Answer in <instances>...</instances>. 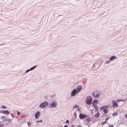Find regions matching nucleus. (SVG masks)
<instances>
[{
  "label": "nucleus",
  "instance_id": "1",
  "mask_svg": "<svg viewBox=\"0 0 127 127\" xmlns=\"http://www.w3.org/2000/svg\"><path fill=\"white\" fill-rule=\"evenodd\" d=\"M92 98L91 96H88L87 97L86 102L88 104L90 105L92 103Z\"/></svg>",
  "mask_w": 127,
  "mask_h": 127
},
{
  "label": "nucleus",
  "instance_id": "2",
  "mask_svg": "<svg viewBox=\"0 0 127 127\" xmlns=\"http://www.w3.org/2000/svg\"><path fill=\"white\" fill-rule=\"evenodd\" d=\"M48 104V103L47 101H44L39 106L41 108H43L45 107Z\"/></svg>",
  "mask_w": 127,
  "mask_h": 127
},
{
  "label": "nucleus",
  "instance_id": "3",
  "mask_svg": "<svg viewBox=\"0 0 127 127\" xmlns=\"http://www.w3.org/2000/svg\"><path fill=\"white\" fill-rule=\"evenodd\" d=\"M88 116L86 115L80 113L79 116V118L80 119H83L87 117Z\"/></svg>",
  "mask_w": 127,
  "mask_h": 127
},
{
  "label": "nucleus",
  "instance_id": "4",
  "mask_svg": "<svg viewBox=\"0 0 127 127\" xmlns=\"http://www.w3.org/2000/svg\"><path fill=\"white\" fill-rule=\"evenodd\" d=\"M77 93V91L75 89H74L71 92V95L72 96H75Z\"/></svg>",
  "mask_w": 127,
  "mask_h": 127
},
{
  "label": "nucleus",
  "instance_id": "5",
  "mask_svg": "<svg viewBox=\"0 0 127 127\" xmlns=\"http://www.w3.org/2000/svg\"><path fill=\"white\" fill-rule=\"evenodd\" d=\"M112 102L113 104V106L114 107L116 108L118 106V105L117 103L116 102L113 100H112Z\"/></svg>",
  "mask_w": 127,
  "mask_h": 127
},
{
  "label": "nucleus",
  "instance_id": "6",
  "mask_svg": "<svg viewBox=\"0 0 127 127\" xmlns=\"http://www.w3.org/2000/svg\"><path fill=\"white\" fill-rule=\"evenodd\" d=\"M82 86L81 85H79L78 86L77 88H76L77 89V93L79 92L82 89Z\"/></svg>",
  "mask_w": 127,
  "mask_h": 127
},
{
  "label": "nucleus",
  "instance_id": "7",
  "mask_svg": "<svg viewBox=\"0 0 127 127\" xmlns=\"http://www.w3.org/2000/svg\"><path fill=\"white\" fill-rule=\"evenodd\" d=\"M52 108L55 107L56 106V102L54 101L52 103L50 104Z\"/></svg>",
  "mask_w": 127,
  "mask_h": 127
},
{
  "label": "nucleus",
  "instance_id": "8",
  "mask_svg": "<svg viewBox=\"0 0 127 127\" xmlns=\"http://www.w3.org/2000/svg\"><path fill=\"white\" fill-rule=\"evenodd\" d=\"M40 112H39L38 111H37L36 113L35 114L34 116L36 119H37L38 118L40 115Z\"/></svg>",
  "mask_w": 127,
  "mask_h": 127
},
{
  "label": "nucleus",
  "instance_id": "9",
  "mask_svg": "<svg viewBox=\"0 0 127 127\" xmlns=\"http://www.w3.org/2000/svg\"><path fill=\"white\" fill-rule=\"evenodd\" d=\"M99 94L100 93L97 94H95V93L94 92H93L92 93V95L93 96H94L95 97H98Z\"/></svg>",
  "mask_w": 127,
  "mask_h": 127
},
{
  "label": "nucleus",
  "instance_id": "10",
  "mask_svg": "<svg viewBox=\"0 0 127 127\" xmlns=\"http://www.w3.org/2000/svg\"><path fill=\"white\" fill-rule=\"evenodd\" d=\"M117 58L116 57L114 56H112L110 58V61H112L113 60L116 59Z\"/></svg>",
  "mask_w": 127,
  "mask_h": 127
},
{
  "label": "nucleus",
  "instance_id": "11",
  "mask_svg": "<svg viewBox=\"0 0 127 127\" xmlns=\"http://www.w3.org/2000/svg\"><path fill=\"white\" fill-rule=\"evenodd\" d=\"M2 113H4L5 114L7 115L9 114V112L8 110H4L3 111Z\"/></svg>",
  "mask_w": 127,
  "mask_h": 127
},
{
  "label": "nucleus",
  "instance_id": "12",
  "mask_svg": "<svg viewBox=\"0 0 127 127\" xmlns=\"http://www.w3.org/2000/svg\"><path fill=\"white\" fill-rule=\"evenodd\" d=\"M92 120V119L90 117H89L87 118V121L88 122H89L91 121Z\"/></svg>",
  "mask_w": 127,
  "mask_h": 127
},
{
  "label": "nucleus",
  "instance_id": "13",
  "mask_svg": "<svg viewBox=\"0 0 127 127\" xmlns=\"http://www.w3.org/2000/svg\"><path fill=\"white\" fill-rule=\"evenodd\" d=\"M99 112L97 113L95 115V117L96 118L97 117L99 116Z\"/></svg>",
  "mask_w": 127,
  "mask_h": 127
},
{
  "label": "nucleus",
  "instance_id": "14",
  "mask_svg": "<svg viewBox=\"0 0 127 127\" xmlns=\"http://www.w3.org/2000/svg\"><path fill=\"white\" fill-rule=\"evenodd\" d=\"M36 66L37 65H36L34 66L31 67L30 69V70H31V71L33 70L36 67Z\"/></svg>",
  "mask_w": 127,
  "mask_h": 127
},
{
  "label": "nucleus",
  "instance_id": "15",
  "mask_svg": "<svg viewBox=\"0 0 127 127\" xmlns=\"http://www.w3.org/2000/svg\"><path fill=\"white\" fill-rule=\"evenodd\" d=\"M97 99L93 101L92 103L93 104H94V103H96L97 102Z\"/></svg>",
  "mask_w": 127,
  "mask_h": 127
},
{
  "label": "nucleus",
  "instance_id": "16",
  "mask_svg": "<svg viewBox=\"0 0 127 127\" xmlns=\"http://www.w3.org/2000/svg\"><path fill=\"white\" fill-rule=\"evenodd\" d=\"M94 108H95V110H97L98 109L97 108V105H95Z\"/></svg>",
  "mask_w": 127,
  "mask_h": 127
},
{
  "label": "nucleus",
  "instance_id": "17",
  "mask_svg": "<svg viewBox=\"0 0 127 127\" xmlns=\"http://www.w3.org/2000/svg\"><path fill=\"white\" fill-rule=\"evenodd\" d=\"M103 111L105 113H106L107 112V109H105Z\"/></svg>",
  "mask_w": 127,
  "mask_h": 127
},
{
  "label": "nucleus",
  "instance_id": "18",
  "mask_svg": "<svg viewBox=\"0 0 127 127\" xmlns=\"http://www.w3.org/2000/svg\"><path fill=\"white\" fill-rule=\"evenodd\" d=\"M78 106L77 105H74L73 107V108H78Z\"/></svg>",
  "mask_w": 127,
  "mask_h": 127
},
{
  "label": "nucleus",
  "instance_id": "19",
  "mask_svg": "<svg viewBox=\"0 0 127 127\" xmlns=\"http://www.w3.org/2000/svg\"><path fill=\"white\" fill-rule=\"evenodd\" d=\"M42 120H40L37 121L36 123H39V122H41L42 123Z\"/></svg>",
  "mask_w": 127,
  "mask_h": 127
},
{
  "label": "nucleus",
  "instance_id": "20",
  "mask_svg": "<svg viewBox=\"0 0 127 127\" xmlns=\"http://www.w3.org/2000/svg\"><path fill=\"white\" fill-rule=\"evenodd\" d=\"M112 115L113 116H116L117 115V114L116 113H113Z\"/></svg>",
  "mask_w": 127,
  "mask_h": 127
},
{
  "label": "nucleus",
  "instance_id": "21",
  "mask_svg": "<svg viewBox=\"0 0 127 127\" xmlns=\"http://www.w3.org/2000/svg\"><path fill=\"white\" fill-rule=\"evenodd\" d=\"M31 71V70H30V69H28V70H27L25 72V73H27V72H28L29 71Z\"/></svg>",
  "mask_w": 127,
  "mask_h": 127
},
{
  "label": "nucleus",
  "instance_id": "22",
  "mask_svg": "<svg viewBox=\"0 0 127 127\" xmlns=\"http://www.w3.org/2000/svg\"><path fill=\"white\" fill-rule=\"evenodd\" d=\"M31 123L30 122H29L28 123V126H30V125H31Z\"/></svg>",
  "mask_w": 127,
  "mask_h": 127
},
{
  "label": "nucleus",
  "instance_id": "23",
  "mask_svg": "<svg viewBox=\"0 0 127 127\" xmlns=\"http://www.w3.org/2000/svg\"><path fill=\"white\" fill-rule=\"evenodd\" d=\"M0 127H3V125L2 124H0Z\"/></svg>",
  "mask_w": 127,
  "mask_h": 127
},
{
  "label": "nucleus",
  "instance_id": "24",
  "mask_svg": "<svg viewBox=\"0 0 127 127\" xmlns=\"http://www.w3.org/2000/svg\"><path fill=\"white\" fill-rule=\"evenodd\" d=\"M106 121H105L103 122L102 123V124H105V123H106Z\"/></svg>",
  "mask_w": 127,
  "mask_h": 127
},
{
  "label": "nucleus",
  "instance_id": "25",
  "mask_svg": "<svg viewBox=\"0 0 127 127\" xmlns=\"http://www.w3.org/2000/svg\"><path fill=\"white\" fill-rule=\"evenodd\" d=\"M69 122V121L68 120H67L66 122H65V123H68Z\"/></svg>",
  "mask_w": 127,
  "mask_h": 127
},
{
  "label": "nucleus",
  "instance_id": "26",
  "mask_svg": "<svg viewBox=\"0 0 127 127\" xmlns=\"http://www.w3.org/2000/svg\"><path fill=\"white\" fill-rule=\"evenodd\" d=\"M110 62V61H107L105 63L106 64H108Z\"/></svg>",
  "mask_w": 127,
  "mask_h": 127
},
{
  "label": "nucleus",
  "instance_id": "27",
  "mask_svg": "<svg viewBox=\"0 0 127 127\" xmlns=\"http://www.w3.org/2000/svg\"><path fill=\"white\" fill-rule=\"evenodd\" d=\"M120 100H121L120 101H123L124 102L125 101V100L124 99H120Z\"/></svg>",
  "mask_w": 127,
  "mask_h": 127
},
{
  "label": "nucleus",
  "instance_id": "28",
  "mask_svg": "<svg viewBox=\"0 0 127 127\" xmlns=\"http://www.w3.org/2000/svg\"><path fill=\"white\" fill-rule=\"evenodd\" d=\"M2 108H3L4 109L6 108V107L5 106L2 105Z\"/></svg>",
  "mask_w": 127,
  "mask_h": 127
},
{
  "label": "nucleus",
  "instance_id": "29",
  "mask_svg": "<svg viewBox=\"0 0 127 127\" xmlns=\"http://www.w3.org/2000/svg\"><path fill=\"white\" fill-rule=\"evenodd\" d=\"M17 114L18 115H19L20 114V113L18 111H17Z\"/></svg>",
  "mask_w": 127,
  "mask_h": 127
},
{
  "label": "nucleus",
  "instance_id": "30",
  "mask_svg": "<svg viewBox=\"0 0 127 127\" xmlns=\"http://www.w3.org/2000/svg\"><path fill=\"white\" fill-rule=\"evenodd\" d=\"M113 125H109V127H113Z\"/></svg>",
  "mask_w": 127,
  "mask_h": 127
},
{
  "label": "nucleus",
  "instance_id": "31",
  "mask_svg": "<svg viewBox=\"0 0 127 127\" xmlns=\"http://www.w3.org/2000/svg\"><path fill=\"white\" fill-rule=\"evenodd\" d=\"M109 119V118H107L105 119V121H106V122Z\"/></svg>",
  "mask_w": 127,
  "mask_h": 127
},
{
  "label": "nucleus",
  "instance_id": "32",
  "mask_svg": "<svg viewBox=\"0 0 127 127\" xmlns=\"http://www.w3.org/2000/svg\"><path fill=\"white\" fill-rule=\"evenodd\" d=\"M76 116H77V114H76V112H75V114H74V116H75V117H76Z\"/></svg>",
  "mask_w": 127,
  "mask_h": 127
},
{
  "label": "nucleus",
  "instance_id": "33",
  "mask_svg": "<svg viewBox=\"0 0 127 127\" xmlns=\"http://www.w3.org/2000/svg\"><path fill=\"white\" fill-rule=\"evenodd\" d=\"M26 73L25 72H24V73H23V74H21V75L22 76L23 75H25V74H26Z\"/></svg>",
  "mask_w": 127,
  "mask_h": 127
},
{
  "label": "nucleus",
  "instance_id": "34",
  "mask_svg": "<svg viewBox=\"0 0 127 127\" xmlns=\"http://www.w3.org/2000/svg\"><path fill=\"white\" fill-rule=\"evenodd\" d=\"M120 100H120V99H119V100H118L117 101V102H120Z\"/></svg>",
  "mask_w": 127,
  "mask_h": 127
},
{
  "label": "nucleus",
  "instance_id": "35",
  "mask_svg": "<svg viewBox=\"0 0 127 127\" xmlns=\"http://www.w3.org/2000/svg\"><path fill=\"white\" fill-rule=\"evenodd\" d=\"M77 127H81V126L80 125H78L77 126Z\"/></svg>",
  "mask_w": 127,
  "mask_h": 127
},
{
  "label": "nucleus",
  "instance_id": "36",
  "mask_svg": "<svg viewBox=\"0 0 127 127\" xmlns=\"http://www.w3.org/2000/svg\"><path fill=\"white\" fill-rule=\"evenodd\" d=\"M68 126L67 125H65L64 126V127H68Z\"/></svg>",
  "mask_w": 127,
  "mask_h": 127
},
{
  "label": "nucleus",
  "instance_id": "37",
  "mask_svg": "<svg viewBox=\"0 0 127 127\" xmlns=\"http://www.w3.org/2000/svg\"><path fill=\"white\" fill-rule=\"evenodd\" d=\"M75 127V125H72L71 126V127Z\"/></svg>",
  "mask_w": 127,
  "mask_h": 127
},
{
  "label": "nucleus",
  "instance_id": "38",
  "mask_svg": "<svg viewBox=\"0 0 127 127\" xmlns=\"http://www.w3.org/2000/svg\"><path fill=\"white\" fill-rule=\"evenodd\" d=\"M125 117H126V118H127V114L126 115Z\"/></svg>",
  "mask_w": 127,
  "mask_h": 127
},
{
  "label": "nucleus",
  "instance_id": "39",
  "mask_svg": "<svg viewBox=\"0 0 127 127\" xmlns=\"http://www.w3.org/2000/svg\"><path fill=\"white\" fill-rule=\"evenodd\" d=\"M11 116H12L13 117H14V116L13 115L12 113L11 114Z\"/></svg>",
  "mask_w": 127,
  "mask_h": 127
},
{
  "label": "nucleus",
  "instance_id": "40",
  "mask_svg": "<svg viewBox=\"0 0 127 127\" xmlns=\"http://www.w3.org/2000/svg\"><path fill=\"white\" fill-rule=\"evenodd\" d=\"M11 120L10 119H8V121H10Z\"/></svg>",
  "mask_w": 127,
  "mask_h": 127
},
{
  "label": "nucleus",
  "instance_id": "41",
  "mask_svg": "<svg viewBox=\"0 0 127 127\" xmlns=\"http://www.w3.org/2000/svg\"><path fill=\"white\" fill-rule=\"evenodd\" d=\"M93 105H94V106H95V104H94H94H93Z\"/></svg>",
  "mask_w": 127,
  "mask_h": 127
},
{
  "label": "nucleus",
  "instance_id": "42",
  "mask_svg": "<svg viewBox=\"0 0 127 127\" xmlns=\"http://www.w3.org/2000/svg\"><path fill=\"white\" fill-rule=\"evenodd\" d=\"M4 118L3 117H2V119H3Z\"/></svg>",
  "mask_w": 127,
  "mask_h": 127
}]
</instances>
